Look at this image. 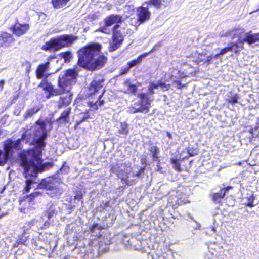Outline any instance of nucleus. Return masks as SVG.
I'll return each instance as SVG.
<instances>
[{
    "instance_id": "obj_1",
    "label": "nucleus",
    "mask_w": 259,
    "mask_h": 259,
    "mask_svg": "<svg viewBox=\"0 0 259 259\" xmlns=\"http://www.w3.org/2000/svg\"><path fill=\"white\" fill-rule=\"evenodd\" d=\"M47 136L44 132L37 139L33 140L31 144L35 145L34 148L21 151L18 154L20 166L23 168L25 178L37 177L39 173H42L51 169L54 166L52 162H43L42 152L45 147V140Z\"/></svg>"
},
{
    "instance_id": "obj_2",
    "label": "nucleus",
    "mask_w": 259,
    "mask_h": 259,
    "mask_svg": "<svg viewBox=\"0 0 259 259\" xmlns=\"http://www.w3.org/2000/svg\"><path fill=\"white\" fill-rule=\"evenodd\" d=\"M101 46L98 43H93L80 48L77 51V65L85 70L94 71L103 68L107 62L108 58L104 55L99 54Z\"/></svg>"
},
{
    "instance_id": "obj_3",
    "label": "nucleus",
    "mask_w": 259,
    "mask_h": 259,
    "mask_svg": "<svg viewBox=\"0 0 259 259\" xmlns=\"http://www.w3.org/2000/svg\"><path fill=\"white\" fill-rule=\"evenodd\" d=\"M77 39V36L73 34H62L52 37L45 42L41 49L45 51L57 52L63 48L71 47Z\"/></svg>"
},
{
    "instance_id": "obj_4",
    "label": "nucleus",
    "mask_w": 259,
    "mask_h": 259,
    "mask_svg": "<svg viewBox=\"0 0 259 259\" xmlns=\"http://www.w3.org/2000/svg\"><path fill=\"white\" fill-rule=\"evenodd\" d=\"M78 70L76 69H69L66 70L62 77L58 79V92L59 95L64 94H71L70 91L72 85L76 82Z\"/></svg>"
},
{
    "instance_id": "obj_5",
    "label": "nucleus",
    "mask_w": 259,
    "mask_h": 259,
    "mask_svg": "<svg viewBox=\"0 0 259 259\" xmlns=\"http://www.w3.org/2000/svg\"><path fill=\"white\" fill-rule=\"evenodd\" d=\"M139 101L136 102L134 105L138 106V108L135 107H130V111L132 113H147L149 111L151 107V100L148 96L147 93H140L137 95Z\"/></svg>"
},
{
    "instance_id": "obj_6",
    "label": "nucleus",
    "mask_w": 259,
    "mask_h": 259,
    "mask_svg": "<svg viewBox=\"0 0 259 259\" xmlns=\"http://www.w3.org/2000/svg\"><path fill=\"white\" fill-rule=\"evenodd\" d=\"M124 41V36L119 24H115L112 28V36L109 43L110 50L115 51L120 47Z\"/></svg>"
},
{
    "instance_id": "obj_7",
    "label": "nucleus",
    "mask_w": 259,
    "mask_h": 259,
    "mask_svg": "<svg viewBox=\"0 0 259 259\" xmlns=\"http://www.w3.org/2000/svg\"><path fill=\"white\" fill-rule=\"evenodd\" d=\"M104 24L100 27V31L105 34H110L111 31L109 28V26L115 24L121 23L122 21V17L116 14H111L106 16L104 19Z\"/></svg>"
},
{
    "instance_id": "obj_8",
    "label": "nucleus",
    "mask_w": 259,
    "mask_h": 259,
    "mask_svg": "<svg viewBox=\"0 0 259 259\" xmlns=\"http://www.w3.org/2000/svg\"><path fill=\"white\" fill-rule=\"evenodd\" d=\"M9 29L12 32L13 35L20 37L28 32L30 29V25L27 23H21L18 20H16L14 24L9 28Z\"/></svg>"
},
{
    "instance_id": "obj_9",
    "label": "nucleus",
    "mask_w": 259,
    "mask_h": 259,
    "mask_svg": "<svg viewBox=\"0 0 259 259\" xmlns=\"http://www.w3.org/2000/svg\"><path fill=\"white\" fill-rule=\"evenodd\" d=\"M26 133H23L21 135V137L20 139L13 141L11 139H8L5 141L4 146L7 149V150L12 155H13L14 149L17 151H20L22 150L23 148V145L21 143V141L24 140L26 138Z\"/></svg>"
},
{
    "instance_id": "obj_10",
    "label": "nucleus",
    "mask_w": 259,
    "mask_h": 259,
    "mask_svg": "<svg viewBox=\"0 0 259 259\" xmlns=\"http://www.w3.org/2000/svg\"><path fill=\"white\" fill-rule=\"evenodd\" d=\"M105 82V79L102 75H99V77L94 78L91 81L88 87L91 95H95L98 93L104 87Z\"/></svg>"
},
{
    "instance_id": "obj_11",
    "label": "nucleus",
    "mask_w": 259,
    "mask_h": 259,
    "mask_svg": "<svg viewBox=\"0 0 259 259\" xmlns=\"http://www.w3.org/2000/svg\"><path fill=\"white\" fill-rule=\"evenodd\" d=\"M136 16L137 22L141 24L150 19L151 12L147 7L142 5L136 8Z\"/></svg>"
},
{
    "instance_id": "obj_12",
    "label": "nucleus",
    "mask_w": 259,
    "mask_h": 259,
    "mask_svg": "<svg viewBox=\"0 0 259 259\" xmlns=\"http://www.w3.org/2000/svg\"><path fill=\"white\" fill-rule=\"evenodd\" d=\"M188 156H185L180 159H178L177 157L171 158L170 159V163L172 165V168L178 172H181L184 170L183 168L181 166H184V165H181L183 161L186 159H188L189 157H193L197 154L191 152L189 148H187Z\"/></svg>"
},
{
    "instance_id": "obj_13",
    "label": "nucleus",
    "mask_w": 259,
    "mask_h": 259,
    "mask_svg": "<svg viewBox=\"0 0 259 259\" xmlns=\"http://www.w3.org/2000/svg\"><path fill=\"white\" fill-rule=\"evenodd\" d=\"M47 76L40 83L38 86L41 87L45 92L48 93L46 95V98L49 99L52 96H58L59 93L58 92L57 89H55L52 84L46 79Z\"/></svg>"
},
{
    "instance_id": "obj_14",
    "label": "nucleus",
    "mask_w": 259,
    "mask_h": 259,
    "mask_svg": "<svg viewBox=\"0 0 259 259\" xmlns=\"http://www.w3.org/2000/svg\"><path fill=\"white\" fill-rule=\"evenodd\" d=\"M15 39L13 34L7 31L0 33V48L9 47L14 44Z\"/></svg>"
},
{
    "instance_id": "obj_15",
    "label": "nucleus",
    "mask_w": 259,
    "mask_h": 259,
    "mask_svg": "<svg viewBox=\"0 0 259 259\" xmlns=\"http://www.w3.org/2000/svg\"><path fill=\"white\" fill-rule=\"evenodd\" d=\"M58 181L55 177H49L42 179L40 185L42 188L52 190L58 188Z\"/></svg>"
},
{
    "instance_id": "obj_16",
    "label": "nucleus",
    "mask_w": 259,
    "mask_h": 259,
    "mask_svg": "<svg viewBox=\"0 0 259 259\" xmlns=\"http://www.w3.org/2000/svg\"><path fill=\"white\" fill-rule=\"evenodd\" d=\"M259 42V33H253L249 31L245 34V36L238 41L239 44L247 43L249 45Z\"/></svg>"
},
{
    "instance_id": "obj_17",
    "label": "nucleus",
    "mask_w": 259,
    "mask_h": 259,
    "mask_svg": "<svg viewBox=\"0 0 259 259\" xmlns=\"http://www.w3.org/2000/svg\"><path fill=\"white\" fill-rule=\"evenodd\" d=\"M49 65L50 62L49 61L38 65L35 71L36 76L38 79H40L44 77V73L47 72L49 68Z\"/></svg>"
},
{
    "instance_id": "obj_18",
    "label": "nucleus",
    "mask_w": 259,
    "mask_h": 259,
    "mask_svg": "<svg viewBox=\"0 0 259 259\" xmlns=\"http://www.w3.org/2000/svg\"><path fill=\"white\" fill-rule=\"evenodd\" d=\"M103 229L101 225L98 223H94L90 227L89 232L92 236L99 238L102 236L101 231Z\"/></svg>"
},
{
    "instance_id": "obj_19",
    "label": "nucleus",
    "mask_w": 259,
    "mask_h": 259,
    "mask_svg": "<svg viewBox=\"0 0 259 259\" xmlns=\"http://www.w3.org/2000/svg\"><path fill=\"white\" fill-rule=\"evenodd\" d=\"M66 96H61L57 101V107L61 109L63 107L69 106L72 101V94H68Z\"/></svg>"
},
{
    "instance_id": "obj_20",
    "label": "nucleus",
    "mask_w": 259,
    "mask_h": 259,
    "mask_svg": "<svg viewBox=\"0 0 259 259\" xmlns=\"http://www.w3.org/2000/svg\"><path fill=\"white\" fill-rule=\"evenodd\" d=\"M229 34L232 36L233 38H237L239 41L241 39V37L245 36V30L244 28L241 27H235L229 31Z\"/></svg>"
},
{
    "instance_id": "obj_21",
    "label": "nucleus",
    "mask_w": 259,
    "mask_h": 259,
    "mask_svg": "<svg viewBox=\"0 0 259 259\" xmlns=\"http://www.w3.org/2000/svg\"><path fill=\"white\" fill-rule=\"evenodd\" d=\"M3 150L4 151L0 149V166H4L8 160L12 157L4 146H3Z\"/></svg>"
},
{
    "instance_id": "obj_22",
    "label": "nucleus",
    "mask_w": 259,
    "mask_h": 259,
    "mask_svg": "<svg viewBox=\"0 0 259 259\" xmlns=\"http://www.w3.org/2000/svg\"><path fill=\"white\" fill-rule=\"evenodd\" d=\"M71 108H68L63 110L60 114L59 117L57 119V121L64 123L69 122V116L71 114Z\"/></svg>"
},
{
    "instance_id": "obj_23",
    "label": "nucleus",
    "mask_w": 259,
    "mask_h": 259,
    "mask_svg": "<svg viewBox=\"0 0 259 259\" xmlns=\"http://www.w3.org/2000/svg\"><path fill=\"white\" fill-rule=\"evenodd\" d=\"M41 107H41L35 106L27 109L23 115L24 119L26 120L28 117L33 116L35 114H36L40 111Z\"/></svg>"
},
{
    "instance_id": "obj_24",
    "label": "nucleus",
    "mask_w": 259,
    "mask_h": 259,
    "mask_svg": "<svg viewBox=\"0 0 259 259\" xmlns=\"http://www.w3.org/2000/svg\"><path fill=\"white\" fill-rule=\"evenodd\" d=\"M152 51H150L148 53H145L140 55H139L137 59L132 60L131 61L127 63V65L130 68L133 67L134 66H137L138 64H140L142 60V58L146 57Z\"/></svg>"
},
{
    "instance_id": "obj_25",
    "label": "nucleus",
    "mask_w": 259,
    "mask_h": 259,
    "mask_svg": "<svg viewBox=\"0 0 259 259\" xmlns=\"http://www.w3.org/2000/svg\"><path fill=\"white\" fill-rule=\"evenodd\" d=\"M168 1V0H148L144 2L143 5H152L157 9H159L163 3H167Z\"/></svg>"
},
{
    "instance_id": "obj_26",
    "label": "nucleus",
    "mask_w": 259,
    "mask_h": 259,
    "mask_svg": "<svg viewBox=\"0 0 259 259\" xmlns=\"http://www.w3.org/2000/svg\"><path fill=\"white\" fill-rule=\"evenodd\" d=\"M70 0H51V4L54 9H60L66 6Z\"/></svg>"
},
{
    "instance_id": "obj_27",
    "label": "nucleus",
    "mask_w": 259,
    "mask_h": 259,
    "mask_svg": "<svg viewBox=\"0 0 259 259\" xmlns=\"http://www.w3.org/2000/svg\"><path fill=\"white\" fill-rule=\"evenodd\" d=\"M178 194L170 195L168 197V203L172 207L176 208L178 207Z\"/></svg>"
},
{
    "instance_id": "obj_28",
    "label": "nucleus",
    "mask_w": 259,
    "mask_h": 259,
    "mask_svg": "<svg viewBox=\"0 0 259 259\" xmlns=\"http://www.w3.org/2000/svg\"><path fill=\"white\" fill-rule=\"evenodd\" d=\"M27 240V237L25 236L24 234L20 235L18 236V239L14 243L13 246L14 247H18L20 245H25Z\"/></svg>"
},
{
    "instance_id": "obj_29",
    "label": "nucleus",
    "mask_w": 259,
    "mask_h": 259,
    "mask_svg": "<svg viewBox=\"0 0 259 259\" xmlns=\"http://www.w3.org/2000/svg\"><path fill=\"white\" fill-rule=\"evenodd\" d=\"M229 46L232 47V51H233V48H235L234 51L235 54L239 53L241 50L244 49L243 44H239L238 40L237 42H230Z\"/></svg>"
},
{
    "instance_id": "obj_30",
    "label": "nucleus",
    "mask_w": 259,
    "mask_h": 259,
    "mask_svg": "<svg viewBox=\"0 0 259 259\" xmlns=\"http://www.w3.org/2000/svg\"><path fill=\"white\" fill-rule=\"evenodd\" d=\"M118 133L123 135H126L128 134L129 128L128 124L126 122H121L120 123V127L118 131Z\"/></svg>"
},
{
    "instance_id": "obj_31",
    "label": "nucleus",
    "mask_w": 259,
    "mask_h": 259,
    "mask_svg": "<svg viewBox=\"0 0 259 259\" xmlns=\"http://www.w3.org/2000/svg\"><path fill=\"white\" fill-rule=\"evenodd\" d=\"M178 206L190 203L186 195L182 193L178 194Z\"/></svg>"
},
{
    "instance_id": "obj_32",
    "label": "nucleus",
    "mask_w": 259,
    "mask_h": 259,
    "mask_svg": "<svg viewBox=\"0 0 259 259\" xmlns=\"http://www.w3.org/2000/svg\"><path fill=\"white\" fill-rule=\"evenodd\" d=\"M125 84H126L127 88L124 93L133 95H135L136 94L138 88L136 84L127 83V81L125 82Z\"/></svg>"
},
{
    "instance_id": "obj_33",
    "label": "nucleus",
    "mask_w": 259,
    "mask_h": 259,
    "mask_svg": "<svg viewBox=\"0 0 259 259\" xmlns=\"http://www.w3.org/2000/svg\"><path fill=\"white\" fill-rule=\"evenodd\" d=\"M56 213L55 209L53 207L51 206L44 211V215L47 217L48 220H50L55 215Z\"/></svg>"
},
{
    "instance_id": "obj_34",
    "label": "nucleus",
    "mask_w": 259,
    "mask_h": 259,
    "mask_svg": "<svg viewBox=\"0 0 259 259\" xmlns=\"http://www.w3.org/2000/svg\"><path fill=\"white\" fill-rule=\"evenodd\" d=\"M36 177L26 178L27 179L25 181V186L23 189V193H28L29 192L31 189V185L34 183L33 181L31 179Z\"/></svg>"
},
{
    "instance_id": "obj_35",
    "label": "nucleus",
    "mask_w": 259,
    "mask_h": 259,
    "mask_svg": "<svg viewBox=\"0 0 259 259\" xmlns=\"http://www.w3.org/2000/svg\"><path fill=\"white\" fill-rule=\"evenodd\" d=\"M70 171V167L67 164V162L64 161L60 167L57 171L58 174H68Z\"/></svg>"
},
{
    "instance_id": "obj_36",
    "label": "nucleus",
    "mask_w": 259,
    "mask_h": 259,
    "mask_svg": "<svg viewBox=\"0 0 259 259\" xmlns=\"http://www.w3.org/2000/svg\"><path fill=\"white\" fill-rule=\"evenodd\" d=\"M225 195V191L221 189L218 192L212 194V198L213 201H216L219 199L223 198Z\"/></svg>"
},
{
    "instance_id": "obj_37",
    "label": "nucleus",
    "mask_w": 259,
    "mask_h": 259,
    "mask_svg": "<svg viewBox=\"0 0 259 259\" xmlns=\"http://www.w3.org/2000/svg\"><path fill=\"white\" fill-rule=\"evenodd\" d=\"M240 98L239 95L237 93H235L230 97H229L227 101L229 103L231 104H235L238 102V100Z\"/></svg>"
},
{
    "instance_id": "obj_38",
    "label": "nucleus",
    "mask_w": 259,
    "mask_h": 259,
    "mask_svg": "<svg viewBox=\"0 0 259 259\" xmlns=\"http://www.w3.org/2000/svg\"><path fill=\"white\" fill-rule=\"evenodd\" d=\"M84 114V116L80 118L79 120L76 122V125H78L84 121H87L90 118L89 110H86L84 112L81 113Z\"/></svg>"
},
{
    "instance_id": "obj_39",
    "label": "nucleus",
    "mask_w": 259,
    "mask_h": 259,
    "mask_svg": "<svg viewBox=\"0 0 259 259\" xmlns=\"http://www.w3.org/2000/svg\"><path fill=\"white\" fill-rule=\"evenodd\" d=\"M149 151L151 153V156L153 159H156L158 158V154L159 153V150L157 146H152L149 149Z\"/></svg>"
},
{
    "instance_id": "obj_40",
    "label": "nucleus",
    "mask_w": 259,
    "mask_h": 259,
    "mask_svg": "<svg viewBox=\"0 0 259 259\" xmlns=\"http://www.w3.org/2000/svg\"><path fill=\"white\" fill-rule=\"evenodd\" d=\"M246 198L247 200V202L244 203V205L250 207L254 206L253 202L254 200L255 199V196L252 194L249 197H247Z\"/></svg>"
},
{
    "instance_id": "obj_41",
    "label": "nucleus",
    "mask_w": 259,
    "mask_h": 259,
    "mask_svg": "<svg viewBox=\"0 0 259 259\" xmlns=\"http://www.w3.org/2000/svg\"><path fill=\"white\" fill-rule=\"evenodd\" d=\"M61 57L64 59L65 62L69 61L72 58L71 53L70 51H66L60 53Z\"/></svg>"
},
{
    "instance_id": "obj_42",
    "label": "nucleus",
    "mask_w": 259,
    "mask_h": 259,
    "mask_svg": "<svg viewBox=\"0 0 259 259\" xmlns=\"http://www.w3.org/2000/svg\"><path fill=\"white\" fill-rule=\"evenodd\" d=\"M22 66L25 67V73L26 74H29L31 68V63L27 60H25L22 63Z\"/></svg>"
},
{
    "instance_id": "obj_43",
    "label": "nucleus",
    "mask_w": 259,
    "mask_h": 259,
    "mask_svg": "<svg viewBox=\"0 0 259 259\" xmlns=\"http://www.w3.org/2000/svg\"><path fill=\"white\" fill-rule=\"evenodd\" d=\"M88 106L91 108V111H97L99 109L98 101L94 102L93 101H89L88 102Z\"/></svg>"
},
{
    "instance_id": "obj_44",
    "label": "nucleus",
    "mask_w": 259,
    "mask_h": 259,
    "mask_svg": "<svg viewBox=\"0 0 259 259\" xmlns=\"http://www.w3.org/2000/svg\"><path fill=\"white\" fill-rule=\"evenodd\" d=\"M158 82V86L161 87L162 90H163V91H168L169 90L170 87V84H166L164 82L162 81L161 80H159Z\"/></svg>"
},
{
    "instance_id": "obj_45",
    "label": "nucleus",
    "mask_w": 259,
    "mask_h": 259,
    "mask_svg": "<svg viewBox=\"0 0 259 259\" xmlns=\"http://www.w3.org/2000/svg\"><path fill=\"white\" fill-rule=\"evenodd\" d=\"M229 51H232V47L228 46L226 47L220 51V53L215 55V57H218L220 55H223L226 53H227Z\"/></svg>"
},
{
    "instance_id": "obj_46",
    "label": "nucleus",
    "mask_w": 259,
    "mask_h": 259,
    "mask_svg": "<svg viewBox=\"0 0 259 259\" xmlns=\"http://www.w3.org/2000/svg\"><path fill=\"white\" fill-rule=\"evenodd\" d=\"M74 199L80 200L82 199L83 194L81 191L79 190L74 193Z\"/></svg>"
},
{
    "instance_id": "obj_47",
    "label": "nucleus",
    "mask_w": 259,
    "mask_h": 259,
    "mask_svg": "<svg viewBox=\"0 0 259 259\" xmlns=\"http://www.w3.org/2000/svg\"><path fill=\"white\" fill-rule=\"evenodd\" d=\"M38 195L39 193L36 192L31 193L29 195H27V197L29 198V201L31 202L36 197L38 196Z\"/></svg>"
},
{
    "instance_id": "obj_48",
    "label": "nucleus",
    "mask_w": 259,
    "mask_h": 259,
    "mask_svg": "<svg viewBox=\"0 0 259 259\" xmlns=\"http://www.w3.org/2000/svg\"><path fill=\"white\" fill-rule=\"evenodd\" d=\"M130 68L129 67L126 65V66L125 67H123L121 69V70L119 71V75L121 76L123 74H125L128 72Z\"/></svg>"
},
{
    "instance_id": "obj_49",
    "label": "nucleus",
    "mask_w": 259,
    "mask_h": 259,
    "mask_svg": "<svg viewBox=\"0 0 259 259\" xmlns=\"http://www.w3.org/2000/svg\"><path fill=\"white\" fill-rule=\"evenodd\" d=\"M36 124L39 125L41 130H44L46 128V124L44 121L38 120L35 122Z\"/></svg>"
},
{
    "instance_id": "obj_50",
    "label": "nucleus",
    "mask_w": 259,
    "mask_h": 259,
    "mask_svg": "<svg viewBox=\"0 0 259 259\" xmlns=\"http://www.w3.org/2000/svg\"><path fill=\"white\" fill-rule=\"evenodd\" d=\"M173 83L177 84V88L179 89H181L182 88L186 86L185 84H182L181 81L179 80H176L173 81Z\"/></svg>"
},
{
    "instance_id": "obj_51",
    "label": "nucleus",
    "mask_w": 259,
    "mask_h": 259,
    "mask_svg": "<svg viewBox=\"0 0 259 259\" xmlns=\"http://www.w3.org/2000/svg\"><path fill=\"white\" fill-rule=\"evenodd\" d=\"M145 171L144 167H141L137 172L134 175V176L139 177L142 174H143Z\"/></svg>"
},
{
    "instance_id": "obj_52",
    "label": "nucleus",
    "mask_w": 259,
    "mask_h": 259,
    "mask_svg": "<svg viewBox=\"0 0 259 259\" xmlns=\"http://www.w3.org/2000/svg\"><path fill=\"white\" fill-rule=\"evenodd\" d=\"M212 61V57L211 56H208L207 57L205 61L204 62V64H206V65H209Z\"/></svg>"
},
{
    "instance_id": "obj_53",
    "label": "nucleus",
    "mask_w": 259,
    "mask_h": 259,
    "mask_svg": "<svg viewBox=\"0 0 259 259\" xmlns=\"http://www.w3.org/2000/svg\"><path fill=\"white\" fill-rule=\"evenodd\" d=\"M102 204V208L103 209H105L110 206V202L109 201H107L105 202H103Z\"/></svg>"
},
{
    "instance_id": "obj_54",
    "label": "nucleus",
    "mask_w": 259,
    "mask_h": 259,
    "mask_svg": "<svg viewBox=\"0 0 259 259\" xmlns=\"http://www.w3.org/2000/svg\"><path fill=\"white\" fill-rule=\"evenodd\" d=\"M97 101H98V106H103L105 102L104 100L102 99H98V100Z\"/></svg>"
},
{
    "instance_id": "obj_55",
    "label": "nucleus",
    "mask_w": 259,
    "mask_h": 259,
    "mask_svg": "<svg viewBox=\"0 0 259 259\" xmlns=\"http://www.w3.org/2000/svg\"><path fill=\"white\" fill-rule=\"evenodd\" d=\"M150 85H151L153 89H157L159 87V86H158V82H157V83H154L153 82H151L150 83Z\"/></svg>"
},
{
    "instance_id": "obj_56",
    "label": "nucleus",
    "mask_w": 259,
    "mask_h": 259,
    "mask_svg": "<svg viewBox=\"0 0 259 259\" xmlns=\"http://www.w3.org/2000/svg\"><path fill=\"white\" fill-rule=\"evenodd\" d=\"M5 81L4 80H0V91H2L4 89Z\"/></svg>"
},
{
    "instance_id": "obj_57",
    "label": "nucleus",
    "mask_w": 259,
    "mask_h": 259,
    "mask_svg": "<svg viewBox=\"0 0 259 259\" xmlns=\"http://www.w3.org/2000/svg\"><path fill=\"white\" fill-rule=\"evenodd\" d=\"M154 89H153L151 85H149L148 87V92L150 94H153L154 93Z\"/></svg>"
},
{
    "instance_id": "obj_58",
    "label": "nucleus",
    "mask_w": 259,
    "mask_h": 259,
    "mask_svg": "<svg viewBox=\"0 0 259 259\" xmlns=\"http://www.w3.org/2000/svg\"><path fill=\"white\" fill-rule=\"evenodd\" d=\"M116 168L115 166L113 165L111 167L110 169V172L111 173H115L116 172Z\"/></svg>"
},
{
    "instance_id": "obj_59",
    "label": "nucleus",
    "mask_w": 259,
    "mask_h": 259,
    "mask_svg": "<svg viewBox=\"0 0 259 259\" xmlns=\"http://www.w3.org/2000/svg\"><path fill=\"white\" fill-rule=\"evenodd\" d=\"M141 163L142 165H146L147 164V160L145 157H142L141 158Z\"/></svg>"
},
{
    "instance_id": "obj_60",
    "label": "nucleus",
    "mask_w": 259,
    "mask_h": 259,
    "mask_svg": "<svg viewBox=\"0 0 259 259\" xmlns=\"http://www.w3.org/2000/svg\"><path fill=\"white\" fill-rule=\"evenodd\" d=\"M232 188V186H228L225 187V188H222L221 189L225 191V194H226V192L228 191L229 190L231 189Z\"/></svg>"
},
{
    "instance_id": "obj_61",
    "label": "nucleus",
    "mask_w": 259,
    "mask_h": 259,
    "mask_svg": "<svg viewBox=\"0 0 259 259\" xmlns=\"http://www.w3.org/2000/svg\"><path fill=\"white\" fill-rule=\"evenodd\" d=\"M19 96V93H18V92H16V94L13 96V100H16L18 98Z\"/></svg>"
},
{
    "instance_id": "obj_62",
    "label": "nucleus",
    "mask_w": 259,
    "mask_h": 259,
    "mask_svg": "<svg viewBox=\"0 0 259 259\" xmlns=\"http://www.w3.org/2000/svg\"><path fill=\"white\" fill-rule=\"evenodd\" d=\"M105 92H106V90H105V89H104L103 90V91H102V93L101 94V95H100V96H98V99H102V97L103 96L104 94H105Z\"/></svg>"
},
{
    "instance_id": "obj_63",
    "label": "nucleus",
    "mask_w": 259,
    "mask_h": 259,
    "mask_svg": "<svg viewBox=\"0 0 259 259\" xmlns=\"http://www.w3.org/2000/svg\"><path fill=\"white\" fill-rule=\"evenodd\" d=\"M166 135L169 139H171L172 138V135L169 132H166Z\"/></svg>"
},
{
    "instance_id": "obj_64",
    "label": "nucleus",
    "mask_w": 259,
    "mask_h": 259,
    "mask_svg": "<svg viewBox=\"0 0 259 259\" xmlns=\"http://www.w3.org/2000/svg\"><path fill=\"white\" fill-rule=\"evenodd\" d=\"M202 61V60L198 61H197V62H198V63H199V62H201V61Z\"/></svg>"
}]
</instances>
